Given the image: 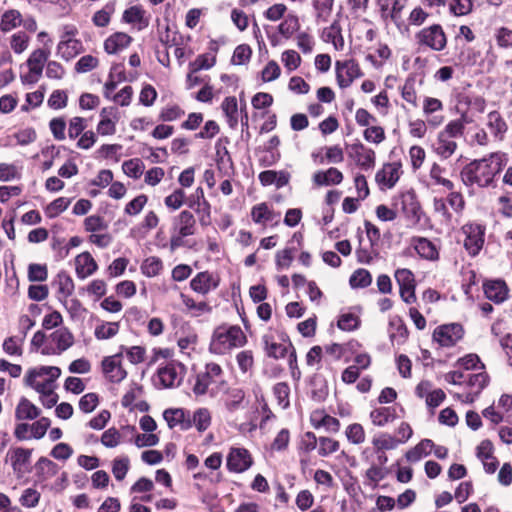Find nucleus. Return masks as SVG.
Returning a JSON list of instances; mask_svg holds the SVG:
<instances>
[{"label":"nucleus","instance_id":"obj_1","mask_svg":"<svg viewBox=\"0 0 512 512\" xmlns=\"http://www.w3.org/2000/svg\"><path fill=\"white\" fill-rule=\"evenodd\" d=\"M508 155L505 152L497 151L489 155L475 159L465 165L460 172L464 185H476L480 188L495 186L496 176L508 163Z\"/></svg>","mask_w":512,"mask_h":512},{"label":"nucleus","instance_id":"obj_2","mask_svg":"<svg viewBox=\"0 0 512 512\" xmlns=\"http://www.w3.org/2000/svg\"><path fill=\"white\" fill-rule=\"evenodd\" d=\"M246 342V335L240 326L222 324L215 328L209 350L221 355L232 348L244 346Z\"/></svg>","mask_w":512,"mask_h":512},{"label":"nucleus","instance_id":"obj_3","mask_svg":"<svg viewBox=\"0 0 512 512\" xmlns=\"http://www.w3.org/2000/svg\"><path fill=\"white\" fill-rule=\"evenodd\" d=\"M415 41L419 48H429L433 51H442L447 45V38L439 24H433L421 29L415 34Z\"/></svg>","mask_w":512,"mask_h":512},{"label":"nucleus","instance_id":"obj_4","mask_svg":"<svg viewBox=\"0 0 512 512\" xmlns=\"http://www.w3.org/2000/svg\"><path fill=\"white\" fill-rule=\"evenodd\" d=\"M488 383L489 376L484 370L478 373H467L464 387L468 388L469 392L457 393L455 397L464 403H473Z\"/></svg>","mask_w":512,"mask_h":512},{"label":"nucleus","instance_id":"obj_5","mask_svg":"<svg viewBox=\"0 0 512 512\" xmlns=\"http://www.w3.org/2000/svg\"><path fill=\"white\" fill-rule=\"evenodd\" d=\"M464 336V329L459 323L443 324L433 332V339L442 347H452Z\"/></svg>","mask_w":512,"mask_h":512},{"label":"nucleus","instance_id":"obj_6","mask_svg":"<svg viewBox=\"0 0 512 512\" xmlns=\"http://www.w3.org/2000/svg\"><path fill=\"white\" fill-rule=\"evenodd\" d=\"M394 277L399 285V293L401 299L406 304L415 303L417 298L415 294L416 282L414 274L406 268L397 269Z\"/></svg>","mask_w":512,"mask_h":512},{"label":"nucleus","instance_id":"obj_7","mask_svg":"<svg viewBox=\"0 0 512 512\" xmlns=\"http://www.w3.org/2000/svg\"><path fill=\"white\" fill-rule=\"evenodd\" d=\"M348 155L363 170H371L375 166V152L361 142L348 146Z\"/></svg>","mask_w":512,"mask_h":512},{"label":"nucleus","instance_id":"obj_8","mask_svg":"<svg viewBox=\"0 0 512 512\" xmlns=\"http://www.w3.org/2000/svg\"><path fill=\"white\" fill-rule=\"evenodd\" d=\"M466 235L464 246L469 254L475 256L482 249L484 244L485 228L477 223L466 224L462 228Z\"/></svg>","mask_w":512,"mask_h":512},{"label":"nucleus","instance_id":"obj_9","mask_svg":"<svg viewBox=\"0 0 512 512\" xmlns=\"http://www.w3.org/2000/svg\"><path fill=\"white\" fill-rule=\"evenodd\" d=\"M50 339L56 344V348L46 345L42 348L43 355H60L74 343L73 334L67 328H60L50 334Z\"/></svg>","mask_w":512,"mask_h":512},{"label":"nucleus","instance_id":"obj_10","mask_svg":"<svg viewBox=\"0 0 512 512\" xmlns=\"http://www.w3.org/2000/svg\"><path fill=\"white\" fill-rule=\"evenodd\" d=\"M253 464L250 452L245 448L233 447L227 456V469L230 472L242 473L248 470Z\"/></svg>","mask_w":512,"mask_h":512},{"label":"nucleus","instance_id":"obj_11","mask_svg":"<svg viewBox=\"0 0 512 512\" xmlns=\"http://www.w3.org/2000/svg\"><path fill=\"white\" fill-rule=\"evenodd\" d=\"M121 359L122 352L105 357L102 361L103 372L109 381L113 383H120L127 376V372L122 366Z\"/></svg>","mask_w":512,"mask_h":512},{"label":"nucleus","instance_id":"obj_12","mask_svg":"<svg viewBox=\"0 0 512 512\" xmlns=\"http://www.w3.org/2000/svg\"><path fill=\"white\" fill-rule=\"evenodd\" d=\"M401 173V163H387L376 173L375 180L381 189H391L399 180Z\"/></svg>","mask_w":512,"mask_h":512},{"label":"nucleus","instance_id":"obj_13","mask_svg":"<svg viewBox=\"0 0 512 512\" xmlns=\"http://www.w3.org/2000/svg\"><path fill=\"white\" fill-rule=\"evenodd\" d=\"M179 370L183 371L184 366L178 362H170L166 366L158 369V379L161 388H171L175 384L179 385L181 377L179 376Z\"/></svg>","mask_w":512,"mask_h":512},{"label":"nucleus","instance_id":"obj_14","mask_svg":"<svg viewBox=\"0 0 512 512\" xmlns=\"http://www.w3.org/2000/svg\"><path fill=\"white\" fill-rule=\"evenodd\" d=\"M163 418L170 429L180 426L181 430H188L192 427L190 413L182 408H169L164 410Z\"/></svg>","mask_w":512,"mask_h":512},{"label":"nucleus","instance_id":"obj_15","mask_svg":"<svg viewBox=\"0 0 512 512\" xmlns=\"http://www.w3.org/2000/svg\"><path fill=\"white\" fill-rule=\"evenodd\" d=\"M337 81L340 87H348L355 78L361 76V71L354 61H346L336 63Z\"/></svg>","mask_w":512,"mask_h":512},{"label":"nucleus","instance_id":"obj_16","mask_svg":"<svg viewBox=\"0 0 512 512\" xmlns=\"http://www.w3.org/2000/svg\"><path fill=\"white\" fill-rule=\"evenodd\" d=\"M172 226L181 236H191L195 234L196 219L189 210H183L173 217Z\"/></svg>","mask_w":512,"mask_h":512},{"label":"nucleus","instance_id":"obj_17","mask_svg":"<svg viewBox=\"0 0 512 512\" xmlns=\"http://www.w3.org/2000/svg\"><path fill=\"white\" fill-rule=\"evenodd\" d=\"M485 296L496 304L504 302L508 297V287L503 280H489L483 284Z\"/></svg>","mask_w":512,"mask_h":512},{"label":"nucleus","instance_id":"obj_18","mask_svg":"<svg viewBox=\"0 0 512 512\" xmlns=\"http://www.w3.org/2000/svg\"><path fill=\"white\" fill-rule=\"evenodd\" d=\"M218 281L213 278V275L209 272H199L191 281V289L199 294L206 295L211 290L216 289Z\"/></svg>","mask_w":512,"mask_h":512},{"label":"nucleus","instance_id":"obj_19","mask_svg":"<svg viewBox=\"0 0 512 512\" xmlns=\"http://www.w3.org/2000/svg\"><path fill=\"white\" fill-rule=\"evenodd\" d=\"M317 438L313 432H306L302 437L299 444L300 462L303 469L308 468L314 464L309 457V453L316 449Z\"/></svg>","mask_w":512,"mask_h":512},{"label":"nucleus","instance_id":"obj_20","mask_svg":"<svg viewBox=\"0 0 512 512\" xmlns=\"http://www.w3.org/2000/svg\"><path fill=\"white\" fill-rule=\"evenodd\" d=\"M486 126L496 140L502 141L508 130V125L498 111H491L487 115Z\"/></svg>","mask_w":512,"mask_h":512},{"label":"nucleus","instance_id":"obj_21","mask_svg":"<svg viewBox=\"0 0 512 512\" xmlns=\"http://www.w3.org/2000/svg\"><path fill=\"white\" fill-rule=\"evenodd\" d=\"M412 245L417 254L426 260H437L439 257L438 249L435 244L424 237L412 238Z\"/></svg>","mask_w":512,"mask_h":512},{"label":"nucleus","instance_id":"obj_22","mask_svg":"<svg viewBox=\"0 0 512 512\" xmlns=\"http://www.w3.org/2000/svg\"><path fill=\"white\" fill-rule=\"evenodd\" d=\"M434 152L442 159L450 158L457 149V143L454 138L448 137L439 132L433 145Z\"/></svg>","mask_w":512,"mask_h":512},{"label":"nucleus","instance_id":"obj_23","mask_svg":"<svg viewBox=\"0 0 512 512\" xmlns=\"http://www.w3.org/2000/svg\"><path fill=\"white\" fill-rule=\"evenodd\" d=\"M131 36L124 32H116L110 35L104 42V50L108 54H116L130 45Z\"/></svg>","mask_w":512,"mask_h":512},{"label":"nucleus","instance_id":"obj_24","mask_svg":"<svg viewBox=\"0 0 512 512\" xmlns=\"http://www.w3.org/2000/svg\"><path fill=\"white\" fill-rule=\"evenodd\" d=\"M76 273L81 279L92 275L98 268L96 261L89 252L79 254L75 259Z\"/></svg>","mask_w":512,"mask_h":512},{"label":"nucleus","instance_id":"obj_25","mask_svg":"<svg viewBox=\"0 0 512 512\" xmlns=\"http://www.w3.org/2000/svg\"><path fill=\"white\" fill-rule=\"evenodd\" d=\"M31 455V449L22 447L10 449L7 456L10 457L13 471L16 473L22 472L23 468L30 463Z\"/></svg>","mask_w":512,"mask_h":512},{"label":"nucleus","instance_id":"obj_26","mask_svg":"<svg viewBox=\"0 0 512 512\" xmlns=\"http://www.w3.org/2000/svg\"><path fill=\"white\" fill-rule=\"evenodd\" d=\"M60 375L61 370L56 366H41L29 370L25 377V382L27 385H33V382H35L38 377L42 376H48L47 380L49 382H54L57 378L60 377Z\"/></svg>","mask_w":512,"mask_h":512},{"label":"nucleus","instance_id":"obj_27","mask_svg":"<svg viewBox=\"0 0 512 512\" xmlns=\"http://www.w3.org/2000/svg\"><path fill=\"white\" fill-rule=\"evenodd\" d=\"M81 48L82 44L79 40L72 38L65 39L64 36H62L57 46V55L63 60L69 61L79 54Z\"/></svg>","mask_w":512,"mask_h":512},{"label":"nucleus","instance_id":"obj_28","mask_svg":"<svg viewBox=\"0 0 512 512\" xmlns=\"http://www.w3.org/2000/svg\"><path fill=\"white\" fill-rule=\"evenodd\" d=\"M41 411L27 398L22 397L15 409V418L19 421L33 420L39 417Z\"/></svg>","mask_w":512,"mask_h":512},{"label":"nucleus","instance_id":"obj_29","mask_svg":"<svg viewBox=\"0 0 512 512\" xmlns=\"http://www.w3.org/2000/svg\"><path fill=\"white\" fill-rule=\"evenodd\" d=\"M49 55V50L41 48L34 50L27 59V65L31 73H35V75L41 76L44 68V63L48 60Z\"/></svg>","mask_w":512,"mask_h":512},{"label":"nucleus","instance_id":"obj_30","mask_svg":"<svg viewBox=\"0 0 512 512\" xmlns=\"http://www.w3.org/2000/svg\"><path fill=\"white\" fill-rule=\"evenodd\" d=\"M434 448V443L430 439H423L414 448L406 453V459L409 462H418L423 457L428 456Z\"/></svg>","mask_w":512,"mask_h":512},{"label":"nucleus","instance_id":"obj_31","mask_svg":"<svg viewBox=\"0 0 512 512\" xmlns=\"http://www.w3.org/2000/svg\"><path fill=\"white\" fill-rule=\"evenodd\" d=\"M262 341L264 344L266 355L268 357L280 359L286 356L289 345L275 342L273 340V337L270 335H264L262 337Z\"/></svg>","mask_w":512,"mask_h":512},{"label":"nucleus","instance_id":"obj_32","mask_svg":"<svg viewBox=\"0 0 512 512\" xmlns=\"http://www.w3.org/2000/svg\"><path fill=\"white\" fill-rule=\"evenodd\" d=\"M22 23V15L16 9H10L3 13L0 21V30L4 33L9 32Z\"/></svg>","mask_w":512,"mask_h":512},{"label":"nucleus","instance_id":"obj_33","mask_svg":"<svg viewBox=\"0 0 512 512\" xmlns=\"http://www.w3.org/2000/svg\"><path fill=\"white\" fill-rule=\"evenodd\" d=\"M115 12V2L110 1L105 6L95 12L92 17L93 24L97 27H106L110 23L111 15Z\"/></svg>","mask_w":512,"mask_h":512},{"label":"nucleus","instance_id":"obj_34","mask_svg":"<svg viewBox=\"0 0 512 512\" xmlns=\"http://www.w3.org/2000/svg\"><path fill=\"white\" fill-rule=\"evenodd\" d=\"M360 318L357 314L352 312H344L339 315L337 320V327L343 331H354L360 326Z\"/></svg>","mask_w":512,"mask_h":512},{"label":"nucleus","instance_id":"obj_35","mask_svg":"<svg viewBox=\"0 0 512 512\" xmlns=\"http://www.w3.org/2000/svg\"><path fill=\"white\" fill-rule=\"evenodd\" d=\"M370 418L374 425L385 426L395 418V410L390 407L378 408L370 413Z\"/></svg>","mask_w":512,"mask_h":512},{"label":"nucleus","instance_id":"obj_36","mask_svg":"<svg viewBox=\"0 0 512 512\" xmlns=\"http://www.w3.org/2000/svg\"><path fill=\"white\" fill-rule=\"evenodd\" d=\"M372 283V276L366 269L359 268L355 270L349 279L352 288H366Z\"/></svg>","mask_w":512,"mask_h":512},{"label":"nucleus","instance_id":"obj_37","mask_svg":"<svg viewBox=\"0 0 512 512\" xmlns=\"http://www.w3.org/2000/svg\"><path fill=\"white\" fill-rule=\"evenodd\" d=\"M192 426H195L199 432L205 431L211 424V415L208 409L199 408L191 417Z\"/></svg>","mask_w":512,"mask_h":512},{"label":"nucleus","instance_id":"obj_38","mask_svg":"<svg viewBox=\"0 0 512 512\" xmlns=\"http://www.w3.org/2000/svg\"><path fill=\"white\" fill-rule=\"evenodd\" d=\"M467 120L463 115L460 119H455L446 124L443 130L440 132L451 138L461 137L464 133L465 125Z\"/></svg>","mask_w":512,"mask_h":512},{"label":"nucleus","instance_id":"obj_39","mask_svg":"<svg viewBox=\"0 0 512 512\" xmlns=\"http://www.w3.org/2000/svg\"><path fill=\"white\" fill-rule=\"evenodd\" d=\"M144 168V163L139 158L124 161L122 164L123 172L133 179L140 178L143 174Z\"/></svg>","mask_w":512,"mask_h":512},{"label":"nucleus","instance_id":"obj_40","mask_svg":"<svg viewBox=\"0 0 512 512\" xmlns=\"http://www.w3.org/2000/svg\"><path fill=\"white\" fill-rule=\"evenodd\" d=\"M119 331V323L118 322H107L102 323L101 325L95 328V337L98 340H107L114 337Z\"/></svg>","mask_w":512,"mask_h":512},{"label":"nucleus","instance_id":"obj_41","mask_svg":"<svg viewBox=\"0 0 512 512\" xmlns=\"http://www.w3.org/2000/svg\"><path fill=\"white\" fill-rule=\"evenodd\" d=\"M185 199L186 193L183 189L178 188L164 198V204L168 209L175 211L182 207L185 203Z\"/></svg>","mask_w":512,"mask_h":512},{"label":"nucleus","instance_id":"obj_42","mask_svg":"<svg viewBox=\"0 0 512 512\" xmlns=\"http://www.w3.org/2000/svg\"><path fill=\"white\" fill-rule=\"evenodd\" d=\"M71 200L65 197H59L52 201L45 209V213L48 218H55L60 213L65 211L70 205Z\"/></svg>","mask_w":512,"mask_h":512},{"label":"nucleus","instance_id":"obj_43","mask_svg":"<svg viewBox=\"0 0 512 512\" xmlns=\"http://www.w3.org/2000/svg\"><path fill=\"white\" fill-rule=\"evenodd\" d=\"M57 284H58V292L63 297L66 298L73 293L74 282L67 272L60 271L57 274Z\"/></svg>","mask_w":512,"mask_h":512},{"label":"nucleus","instance_id":"obj_44","mask_svg":"<svg viewBox=\"0 0 512 512\" xmlns=\"http://www.w3.org/2000/svg\"><path fill=\"white\" fill-rule=\"evenodd\" d=\"M415 79L412 77H409L406 79L402 89H401V95L402 98L409 104H411L413 107H417V92L415 87Z\"/></svg>","mask_w":512,"mask_h":512},{"label":"nucleus","instance_id":"obj_45","mask_svg":"<svg viewBox=\"0 0 512 512\" xmlns=\"http://www.w3.org/2000/svg\"><path fill=\"white\" fill-rule=\"evenodd\" d=\"M363 137L367 142L380 144L385 140V131L383 127L371 124L364 130Z\"/></svg>","mask_w":512,"mask_h":512},{"label":"nucleus","instance_id":"obj_46","mask_svg":"<svg viewBox=\"0 0 512 512\" xmlns=\"http://www.w3.org/2000/svg\"><path fill=\"white\" fill-rule=\"evenodd\" d=\"M129 465V458L126 456L118 457L113 460L112 473L116 480L122 481L126 477Z\"/></svg>","mask_w":512,"mask_h":512},{"label":"nucleus","instance_id":"obj_47","mask_svg":"<svg viewBox=\"0 0 512 512\" xmlns=\"http://www.w3.org/2000/svg\"><path fill=\"white\" fill-rule=\"evenodd\" d=\"M322 38L325 39L326 42H331L336 50L342 49L344 46V40L341 36L340 29L336 25H331L328 31H324L322 33Z\"/></svg>","mask_w":512,"mask_h":512},{"label":"nucleus","instance_id":"obj_48","mask_svg":"<svg viewBox=\"0 0 512 512\" xmlns=\"http://www.w3.org/2000/svg\"><path fill=\"white\" fill-rule=\"evenodd\" d=\"M162 267L163 264L159 258L149 257L143 262L141 269L144 275L148 277H154L160 273Z\"/></svg>","mask_w":512,"mask_h":512},{"label":"nucleus","instance_id":"obj_49","mask_svg":"<svg viewBox=\"0 0 512 512\" xmlns=\"http://www.w3.org/2000/svg\"><path fill=\"white\" fill-rule=\"evenodd\" d=\"M273 393L278 401V404L282 408H287L290 404L289 402V394L290 388L289 385L285 382L277 383L273 388Z\"/></svg>","mask_w":512,"mask_h":512},{"label":"nucleus","instance_id":"obj_50","mask_svg":"<svg viewBox=\"0 0 512 512\" xmlns=\"http://www.w3.org/2000/svg\"><path fill=\"white\" fill-rule=\"evenodd\" d=\"M298 28V18L294 15H288L278 26V31L285 38H289Z\"/></svg>","mask_w":512,"mask_h":512},{"label":"nucleus","instance_id":"obj_51","mask_svg":"<svg viewBox=\"0 0 512 512\" xmlns=\"http://www.w3.org/2000/svg\"><path fill=\"white\" fill-rule=\"evenodd\" d=\"M28 43L29 36L23 31L13 34L10 41L11 48L16 54L24 52L28 47Z\"/></svg>","mask_w":512,"mask_h":512},{"label":"nucleus","instance_id":"obj_52","mask_svg":"<svg viewBox=\"0 0 512 512\" xmlns=\"http://www.w3.org/2000/svg\"><path fill=\"white\" fill-rule=\"evenodd\" d=\"M48 277L46 265L32 263L28 267V279L31 282H43Z\"/></svg>","mask_w":512,"mask_h":512},{"label":"nucleus","instance_id":"obj_53","mask_svg":"<svg viewBox=\"0 0 512 512\" xmlns=\"http://www.w3.org/2000/svg\"><path fill=\"white\" fill-rule=\"evenodd\" d=\"M356 257L358 262L362 264H370L375 258L378 256V252L374 249V246H371L369 243V247L362 246L360 242V247L356 249Z\"/></svg>","mask_w":512,"mask_h":512},{"label":"nucleus","instance_id":"obj_54","mask_svg":"<svg viewBox=\"0 0 512 512\" xmlns=\"http://www.w3.org/2000/svg\"><path fill=\"white\" fill-rule=\"evenodd\" d=\"M252 50L250 46L246 44L238 45L232 56V63L235 65H243L250 60Z\"/></svg>","mask_w":512,"mask_h":512},{"label":"nucleus","instance_id":"obj_55","mask_svg":"<svg viewBox=\"0 0 512 512\" xmlns=\"http://www.w3.org/2000/svg\"><path fill=\"white\" fill-rule=\"evenodd\" d=\"M99 403V397L96 393L90 392L83 395L79 400V409L84 413H91Z\"/></svg>","mask_w":512,"mask_h":512},{"label":"nucleus","instance_id":"obj_56","mask_svg":"<svg viewBox=\"0 0 512 512\" xmlns=\"http://www.w3.org/2000/svg\"><path fill=\"white\" fill-rule=\"evenodd\" d=\"M148 201V197L144 194L138 195L125 206V213L128 215H138Z\"/></svg>","mask_w":512,"mask_h":512},{"label":"nucleus","instance_id":"obj_57","mask_svg":"<svg viewBox=\"0 0 512 512\" xmlns=\"http://www.w3.org/2000/svg\"><path fill=\"white\" fill-rule=\"evenodd\" d=\"M68 96L63 90H55L48 99V106L52 109L59 110L67 106Z\"/></svg>","mask_w":512,"mask_h":512},{"label":"nucleus","instance_id":"obj_58","mask_svg":"<svg viewBox=\"0 0 512 512\" xmlns=\"http://www.w3.org/2000/svg\"><path fill=\"white\" fill-rule=\"evenodd\" d=\"M120 439V432L115 427H111L102 434L101 443L107 448H114L119 445Z\"/></svg>","mask_w":512,"mask_h":512},{"label":"nucleus","instance_id":"obj_59","mask_svg":"<svg viewBox=\"0 0 512 512\" xmlns=\"http://www.w3.org/2000/svg\"><path fill=\"white\" fill-rule=\"evenodd\" d=\"M36 471L40 475L54 476L57 473V465L46 457H40L35 465Z\"/></svg>","mask_w":512,"mask_h":512},{"label":"nucleus","instance_id":"obj_60","mask_svg":"<svg viewBox=\"0 0 512 512\" xmlns=\"http://www.w3.org/2000/svg\"><path fill=\"white\" fill-rule=\"evenodd\" d=\"M98 65V59L92 55L82 56L75 64V70L78 73H86Z\"/></svg>","mask_w":512,"mask_h":512},{"label":"nucleus","instance_id":"obj_61","mask_svg":"<svg viewBox=\"0 0 512 512\" xmlns=\"http://www.w3.org/2000/svg\"><path fill=\"white\" fill-rule=\"evenodd\" d=\"M50 425H51V421L49 418L42 417V418L38 419L31 425V433H32L31 437H33L35 439L43 438L45 436L48 428L50 427Z\"/></svg>","mask_w":512,"mask_h":512},{"label":"nucleus","instance_id":"obj_62","mask_svg":"<svg viewBox=\"0 0 512 512\" xmlns=\"http://www.w3.org/2000/svg\"><path fill=\"white\" fill-rule=\"evenodd\" d=\"M378 450H392L399 444V440L389 434H383L373 441Z\"/></svg>","mask_w":512,"mask_h":512},{"label":"nucleus","instance_id":"obj_63","mask_svg":"<svg viewBox=\"0 0 512 512\" xmlns=\"http://www.w3.org/2000/svg\"><path fill=\"white\" fill-rule=\"evenodd\" d=\"M450 9L455 15L464 16L472 11L473 2L472 0H452Z\"/></svg>","mask_w":512,"mask_h":512},{"label":"nucleus","instance_id":"obj_64","mask_svg":"<svg viewBox=\"0 0 512 512\" xmlns=\"http://www.w3.org/2000/svg\"><path fill=\"white\" fill-rule=\"evenodd\" d=\"M40 499V493L32 488H27L23 491L20 497V503L22 506L27 508L35 507Z\"/></svg>","mask_w":512,"mask_h":512}]
</instances>
